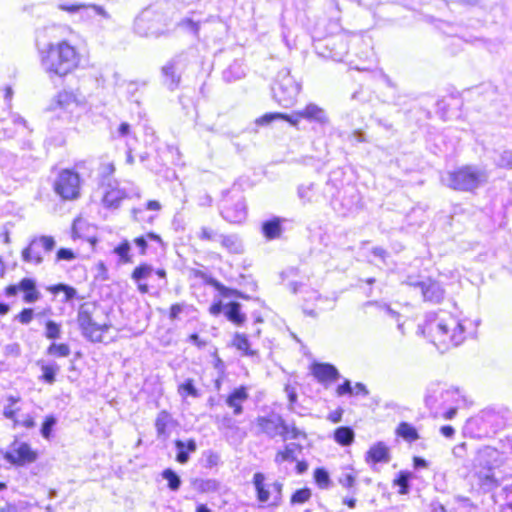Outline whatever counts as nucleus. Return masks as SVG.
Masks as SVG:
<instances>
[{
  "label": "nucleus",
  "mask_w": 512,
  "mask_h": 512,
  "mask_svg": "<svg viewBox=\"0 0 512 512\" xmlns=\"http://www.w3.org/2000/svg\"><path fill=\"white\" fill-rule=\"evenodd\" d=\"M41 63L50 75L63 77L77 67L78 57L75 48L63 41L57 45L49 44L48 49L42 52Z\"/></svg>",
  "instance_id": "nucleus-1"
},
{
  "label": "nucleus",
  "mask_w": 512,
  "mask_h": 512,
  "mask_svg": "<svg viewBox=\"0 0 512 512\" xmlns=\"http://www.w3.org/2000/svg\"><path fill=\"white\" fill-rule=\"evenodd\" d=\"M443 182L453 190L473 191L488 181L487 172L474 165H466L448 172Z\"/></svg>",
  "instance_id": "nucleus-2"
},
{
  "label": "nucleus",
  "mask_w": 512,
  "mask_h": 512,
  "mask_svg": "<svg viewBox=\"0 0 512 512\" xmlns=\"http://www.w3.org/2000/svg\"><path fill=\"white\" fill-rule=\"evenodd\" d=\"M95 311V303L81 304L77 313V323L84 338L90 342L99 343L103 341V333L108 332L112 324L110 322L97 323L92 317Z\"/></svg>",
  "instance_id": "nucleus-3"
},
{
  "label": "nucleus",
  "mask_w": 512,
  "mask_h": 512,
  "mask_svg": "<svg viewBox=\"0 0 512 512\" xmlns=\"http://www.w3.org/2000/svg\"><path fill=\"white\" fill-rule=\"evenodd\" d=\"M300 84L291 76L287 68L281 69L272 86L273 98L279 105L291 107L300 92Z\"/></svg>",
  "instance_id": "nucleus-4"
},
{
  "label": "nucleus",
  "mask_w": 512,
  "mask_h": 512,
  "mask_svg": "<svg viewBox=\"0 0 512 512\" xmlns=\"http://www.w3.org/2000/svg\"><path fill=\"white\" fill-rule=\"evenodd\" d=\"M55 247L56 241L52 236L41 235L33 237L22 250L21 258L26 263L40 265L44 260L42 253H50Z\"/></svg>",
  "instance_id": "nucleus-5"
},
{
  "label": "nucleus",
  "mask_w": 512,
  "mask_h": 512,
  "mask_svg": "<svg viewBox=\"0 0 512 512\" xmlns=\"http://www.w3.org/2000/svg\"><path fill=\"white\" fill-rule=\"evenodd\" d=\"M53 188L61 199L75 200L80 196L79 175L70 169H64L58 174Z\"/></svg>",
  "instance_id": "nucleus-6"
},
{
  "label": "nucleus",
  "mask_w": 512,
  "mask_h": 512,
  "mask_svg": "<svg viewBox=\"0 0 512 512\" xmlns=\"http://www.w3.org/2000/svg\"><path fill=\"white\" fill-rule=\"evenodd\" d=\"M3 458L13 466H25L31 464L37 459V452L26 442L15 440L7 450Z\"/></svg>",
  "instance_id": "nucleus-7"
},
{
  "label": "nucleus",
  "mask_w": 512,
  "mask_h": 512,
  "mask_svg": "<svg viewBox=\"0 0 512 512\" xmlns=\"http://www.w3.org/2000/svg\"><path fill=\"white\" fill-rule=\"evenodd\" d=\"M257 426L260 428L261 432L266 434L269 438L281 436L283 440L288 439L289 425L286 424L284 419L278 414L258 417Z\"/></svg>",
  "instance_id": "nucleus-8"
},
{
  "label": "nucleus",
  "mask_w": 512,
  "mask_h": 512,
  "mask_svg": "<svg viewBox=\"0 0 512 512\" xmlns=\"http://www.w3.org/2000/svg\"><path fill=\"white\" fill-rule=\"evenodd\" d=\"M19 292L23 293V301L27 304L35 303L41 298L36 280L30 277H24L19 283L8 285L5 288V295L7 297L16 296Z\"/></svg>",
  "instance_id": "nucleus-9"
},
{
  "label": "nucleus",
  "mask_w": 512,
  "mask_h": 512,
  "mask_svg": "<svg viewBox=\"0 0 512 512\" xmlns=\"http://www.w3.org/2000/svg\"><path fill=\"white\" fill-rule=\"evenodd\" d=\"M248 399V388L241 385L226 395V408L231 409L233 416H240L243 414V403L247 402Z\"/></svg>",
  "instance_id": "nucleus-10"
},
{
  "label": "nucleus",
  "mask_w": 512,
  "mask_h": 512,
  "mask_svg": "<svg viewBox=\"0 0 512 512\" xmlns=\"http://www.w3.org/2000/svg\"><path fill=\"white\" fill-rule=\"evenodd\" d=\"M177 425L178 422L173 418L171 413L167 410H161L155 419L157 438L166 441L171 435V430Z\"/></svg>",
  "instance_id": "nucleus-11"
},
{
  "label": "nucleus",
  "mask_w": 512,
  "mask_h": 512,
  "mask_svg": "<svg viewBox=\"0 0 512 512\" xmlns=\"http://www.w3.org/2000/svg\"><path fill=\"white\" fill-rule=\"evenodd\" d=\"M296 116L310 122H316L322 126L329 124V117L326 111L315 103H309L303 109L297 110Z\"/></svg>",
  "instance_id": "nucleus-12"
},
{
  "label": "nucleus",
  "mask_w": 512,
  "mask_h": 512,
  "mask_svg": "<svg viewBox=\"0 0 512 512\" xmlns=\"http://www.w3.org/2000/svg\"><path fill=\"white\" fill-rule=\"evenodd\" d=\"M134 31L140 36L143 37H160L162 35H166L167 32L164 31H156L152 29L150 25V17L148 11H142L134 20Z\"/></svg>",
  "instance_id": "nucleus-13"
},
{
  "label": "nucleus",
  "mask_w": 512,
  "mask_h": 512,
  "mask_svg": "<svg viewBox=\"0 0 512 512\" xmlns=\"http://www.w3.org/2000/svg\"><path fill=\"white\" fill-rule=\"evenodd\" d=\"M312 374L321 383L334 382L340 378L337 368L330 363H314L311 366Z\"/></svg>",
  "instance_id": "nucleus-14"
},
{
  "label": "nucleus",
  "mask_w": 512,
  "mask_h": 512,
  "mask_svg": "<svg viewBox=\"0 0 512 512\" xmlns=\"http://www.w3.org/2000/svg\"><path fill=\"white\" fill-rule=\"evenodd\" d=\"M420 292L425 301L432 303H440L444 298V289L441 284L429 278L421 284Z\"/></svg>",
  "instance_id": "nucleus-15"
},
{
  "label": "nucleus",
  "mask_w": 512,
  "mask_h": 512,
  "mask_svg": "<svg viewBox=\"0 0 512 512\" xmlns=\"http://www.w3.org/2000/svg\"><path fill=\"white\" fill-rule=\"evenodd\" d=\"M181 56L182 54L175 56L162 68L165 83L171 91L178 88L180 83V75L176 73V65L179 63Z\"/></svg>",
  "instance_id": "nucleus-16"
},
{
  "label": "nucleus",
  "mask_w": 512,
  "mask_h": 512,
  "mask_svg": "<svg viewBox=\"0 0 512 512\" xmlns=\"http://www.w3.org/2000/svg\"><path fill=\"white\" fill-rule=\"evenodd\" d=\"M366 461L373 467L377 463H388L390 461L388 447L383 442L373 445L366 453Z\"/></svg>",
  "instance_id": "nucleus-17"
},
{
  "label": "nucleus",
  "mask_w": 512,
  "mask_h": 512,
  "mask_svg": "<svg viewBox=\"0 0 512 512\" xmlns=\"http://www.w3.org/2000/svg\"><path fill=\"white\" fill-rule=\"evenodd\" d=\"M175 448L177 450L176 461L180 464H186L190 459V453L197 450V444L194 439H188L187 441L177 439L175 440Z\"/></svg>",
  "instance_id": "nucleus-18"
},
{
  "label": "nucleus",
  "mask_w": 512,
  "mask_h": 512,
  "mask_svg": "<svg viewBox=\"0 0 512 512\" xmlns=\"http://www.w3.org/2000/svg\"><path fill=\"white\" fill-rule=\"evenodd\" d=\"M127 198V193L123 189L110 188L107 190L102 198V203L105 208L118 209L121 202Z\"/></svg>",
  "instance_id": "nucleus-19"
},
{
  "label": "nucleus",
  "mask_w": 512,
  "mask_h": 512,
  "mask_svg": "<svg viewBox=\"0 0 512 512\" xmlns=\"http://www.w3.org/2000/svg\"><path fill=\"white\" fill-rule=\"evenodd\" d=\"M478 484L484 492H490L499 486V481L492 468L482 469L476 472Z\"/></svg>",
  "instance_id": "nucleus-20"
},
{
  "label": "nucleus",
  "mask_w": 512,
  "mask_h": 512,
  "mask_svg": "<svg viewBox=\"0 0 512 512\" xmlns=\"http://www.w3.org/2000/svg\"><path fill=\"white\" fill-rule=\"evenodd\" d=\"M59 9L63 11H67L69 13H78L80 11H88L93 10L95 14L101 15L102 17L108 19L110 15L106 12V10L102 6H98L95 4H83V3H75V4H60Z\"/></svg>",
  "instance_id": "nucleus-21"
},
{
  "label": "nucleus",
  "mask_w": 512,
  "mask_h": 512,
  "mask_svg": "<svg viewBox=\"0 0 512 512\" xmlns=\"http://www.w3.org/2000/svg\"><path fill=\"white\" fill-rule=\"evenodd\" d=\"M303 449L302 445L292 442L285 445L284 450H280L276 453L274 462L281 464L285 461L295 462L297 461L296 452H301Z\"/></svg>",
  "instance_id": "nucleus-22"
},
{
  "label": "nucleus",
  "mask_w": 512,
  "mask_h": 512,
  "mask_svg": "<svg viewBox=\"0 0 512 512\" xmlns=\"http://www.w3.org/2000/svg\"><path fill=\"white\" fill-rule=\"evenodd\" d=\"M283 219L279 217H273L272 219L266 220L262 223V233L268 240L279 238L282 234Z\"/></svg>",
  "instance_id": "nucleus-23"
},
{
  "label": "nucleus",
  "mask_w": 512,
  "mask_h": 512,
  "mask_svg": "<svg viewBox=\"0 0 512 512\" xmlns=\"http://www.w3.org/2000/svg\"><path fill=\"white\" fill-rule=\"evenodd\" d=\"M253 484L256 490L257 500L261 503H266L271 495V487L265 484V475L261 472H257L253 476Z\"/></svg>",
  "instance_id": "nucleus-24"
},
{
  "label": "nucleus",
  "mask_w": 512,
  "mask_h": 512,
  "mask_svg": "<svg viewBox=\"0 0 512 512\" xmlns=\"http://www.w3.org/2000/svg\"><path fill=\"white\" fill-rule=\"evenodd\" d=\"M37 365L40 366L42 371V375L39 379L47 384H53L56 381V375L60 369L59 365L55 362L47 364L42 360H39Z\"/></svg>",
  "instance_id": "nucleus-25"
},
{
  "label": "nucleus",
  "mask_w": 512,
  "mask_h": 512,
  "mask_svg": "<svg viewBox=\"0 0 512 512\" xmlns=\"http://www.w3.org/2000/svg\"><path fill=\"white\" fill-rule=\"evenodd\" d=\"M226 319L236 325H242L245 322L246 316L241 312L240 303L235 301L226 303Z\"/></svg>",
  "instance_id": "nucleus-26"
},
{
  "label": "nucleus",
  "mask_w": 512,
  "mask_h": 512,
  "mask_svg": "<svg viewBox=\"0 0 512 512\" xmlns=\"http://www.w3.org/2000/svg\"><path fill=\"white\" fill-rule=\"evenodd\" d=\"M191 485L200 493H210L216 491L220 484L213 479L194 478L191 480Z\"/></svg>",
  "instance_id": "nucleus-27"
},
{
  "label": "nucleus",
  "mask_w": 512,
  "mask_h": 512,
  "mask_svg": "<svg viewBox=\"0 0 512 512\" xmlns=\"http://www.w3.org/2000/svg\"><path fill=\"white\" fill-rule=\"evenodd\" d=\"M232 346L241 351L245 356H254L257 354L255 350L250 348V342L245 334L236 333L232 340Z\"/></svg>",
  "instance_id": "nucleus-28"
},
{
  "label": "nucleus",
  "mask_w": 512,
  "mask_h": 512,
  "mask_svg": "<svg viewBox=\"0 0 512 512\" xmlns=\"http://www.w3.org/2000/svg\"><path fill=\"white\" fill-rule=\"evenodd\" d=\"M334 439L338 444L348 446L354 441V431L349 426H340L334 431Z\"/></svg>",
  "instance_id": "nucleus-29"
},
{
  "label": "nucleus",
  "mask_w": 512,
  "mask_h": 512,
  "mask_svg": "<svg viewBox=\"0 0 512 512\" xmlns=\"http://www.w3.org/2000/svg\"><path fill=\"white\" fill-rule=\"evenodd\" d=\"M396 432L400 437L409 442H414L420 438L416 428L408 422H401Z\"/></svg>",
  "instance_id": "nucleus-30"
},
{
  "label": "nucleus",
  "mask_w": 512,
  "mask_h": 512,
  "mask_svg": "<svg viewBox=\"0 0 512 512\" xmlns=\"http://www.w3.org/2000/svg\"><path fill=\"white\" fill-rule=\"evenodd\" d=\"M412 473L408 471H400L397 477L394 479V485L399 486V493L406 495L410 491V480Z\"/></svg>",
  "instance_id": "nucleus-31"
},
{
  "label": "nucleus",
  "mask_w": 512,
  "mask_h": 512,
  "mask_svg": "<svg viewBox=\"0 0 512 512\" xmlns=\"http://www.w3.org/2000/svg\"><path fill=\"white\" fill-rule=\"evenodd\" d=\"M49 291L54 294L63 292L64 293V302H70L72 299L77 297V290L74 287H72L68 284H65V283H59V284L53 285L49 288Z\"/></svg>",
  "instance_id": "nucleus-32"
},
{
  "label": "nucleus",
  "mask_w": 512,
  "mask_h": 512,
  "mask_svg": "<svg viewBox=\"0 0 512 512\" xmlns=\"http://www.w3.org/2000/svg\"><path fill=\"white\" fill-rule=\"evenodd\" d=\"M162 477L168 482V488L171 491L179 490L181 486V478L180 476L171 468H166L162 472Z\"/></svg>",
  "instance_id": "nucleus-33"
},
{
  "label": "nucleus",
  "mask_w": 512,
  "mask_h": 512,
  "mask_svg": "<svg viewBox=\"0 0 512 512\" xmlns=\"http://www.w3.org/2000/svg\"><path fill=\"white\" fill-rule=\"evenodd\" d=\"M153 271L154 269L150 264L142 263L133 270L131 278L135 282H141L151 276Z\"/></svg>",
  "instance_id": "nucleus-34"
},
{
  "label": "nucleus",
  "mask_w": 512,
  "mask_h": 512,
  "mask_svg": "<svg viewBox=\"0 0 512 512\" xmlns=\"http://www.w3.org/2000/svg\"><path fill=\"white\" fill-rule=\"evenodd\" d=\"M195 275L201 278L205 284L214 287L218 291L219 296L224 297V285L220 281L204 271H196Z\"/></svg>",
  "instance_id": "nucleus-35"
},
{
  "label": "nucleus",
  "mask_w": 512,
  "mask_h": 512,
  "mask_svg": "<svg viewBox=\"0 0 512 512\" xmlns=\"http://www.w3.org/2000/svg\"><path fill=\"white\" fill-rule=\"evenodd\" d=\"M178 393L183 396H191L198 398L200 396L198 389L194 385V381L190 378L186 379L178 386Z\"/></svg>",
  "instance_id": "nucleus-36"
},
{
  "label": "nucleus",
  "mask_w": 512,
  "mask_h": 512,
  "mask_svg": "<svg viewBox=\"0 0 512 512\" xmlns=\"http://www.w3.org/2000/svg\"><path fill=\"white\" fill-rule=\"evenodd\" d=\"M131 245L128 240H123L118 246L114 248V253L120 257L121 262L131 263L132 258L130 256Z\"/></svg>",
  "instance_id": "nucleus-37"
},
{
  "label": "nucleus",
  "mask_w": 512,
  "mask_h": 512,
  "mask_svg": "<svg viewBox=\"0 0 512 512\" xmlns=\"http://www.w3.org/2000/svg\"><path fill=\"white\" fill-rule=\"evenodd\" d=\"M368 307H376L378 310L385 311L391 318L398 320L400 314L393 310L388 304L381 303L378 301H367L363 304V308L366 311Z\"/></svg>",
  "instance_id": "nucleus-38"
},
{
  "label": "nucleus",
  "mask_w": 512,
  "mask_h": 512,
  "mask_svg": "<svg viewBox=\"0 0 512 512\" xmlns=\"http://www.w3.org/2000/svg\"><path fill=\"white\" fill-rule=\"evenodd\" d=\"M45 337L56 340L61 337V325L54 320H47L45 323Z\"/></svg>",
  "instance_id": "nucleus-39"
},
{
  "label": "nucleus",
  "mask_w": 512,
  "mask_h": 512,
  "mask_svg": "<svg viewBox=\"0 0 512 512\" xmlns=\"http://www.w3.org/2000/svg\"><path fill=\"white\" fill-rule=\"evenodd\" d=\"M47 354L57 357H67L70 355V347L69 345L65 343L57 344L53 342L48 348H47Z\"/></svg>",
  "instance_id": "nucleus-40"
},
{
  "label": "nucleus",
  "mask_w": 512,
  "mask_h": 512,
  "mask_svg": "<svg viewBox=\"0 0 512 512\" xmlns=\"http://www.w3.org/2000/svg\"><path fill=\"white\" fill-rule=\"evenodd\" d=\"M74 102H76V96L73 92L62 91L57 95V104L61 108L66 109Z\"/></svg>",
  "instance_id": "nucleus-41"
},
{
  "label": "nucleus",
  "mask_w": 512,
  "mask_h": 512,
  "mask_svg": "<svg viewBox=\"0 0 512 512\" xmlns=\"http://www.w3.org/2000/svg\"><path fill=\"white\" fill-rule=\"evenodd\" d=\"M56 423L57 419L53 415H49L45 418L40 429V433L45 439L50 438Z\"/></svg>",
  "instance_id": "nucleus-42"
},
{
  "label": "nucleus",
  "mask_w": 512,
  "mask_h": 512,
  "mask_svg": "<svg viewBox=\"0 0 512 512\" xmlns=\"http://www.w3.org/2000/svg\"><path fill=\"white\" fill-rule=\"evenodd\" d=\"M314 479L321 488H327L330 484V476L325 468L315 469Z\"/></svg>",
  "instance_id": "nucleus-43"
},
{
  "label": "nucleus",
  "mask_w": 512,
  "mask_h": 512,
  "mask_svg": "<svg viewBox=\"0 0 512 512\" xmlns=\"http://www.w3.org/2000/svg\"><path fill=\"white\" fill-rule=\"evenodd\" d=\"M311 497V490L309 488H301L296 490L291 496L292 504H303Z\"/></svg>",
  "instance_id": "nucleus-44"
},
{
  "label": "nucleus",
  "mask_w": 512,
  "mask_h": 512,
  "mask_svg": "<svg viewBox=\"0 0 512 512\" xmlns=\"http://www.w3.org/2000/svg\"><path fill=\"white\" fill-rule=\"evenodd\" d=\"M199 24V21H195L192 18H184L178 23V26L183 29H186L187 31L191 32L194 36L198 37Z\"/></svg>",
  "instance_id": "nucleus-45"
},
{
  "label": "nucleus",
  "mask_w": 512,
  "mask_h": 512,
  "mask_svg": "<svg viewBox=\"0 0 512 512\" xmlns=\"http://www.w3.org/2000/svg\"><path fill=\"white\" fill-rule=\"evenodd\" d=\"M451 324L453 326L451 341L454 343V345H459L463 341L462 334L464 333V327L454 319H451Z\"/></svg>",
  "instance_id": "nucleus-46"
},
{
  "label": "nucleus",
  "mask_w": 512,
  "mask_h": 512,
  "mask_svg": "<svg viewBox=\"0 0 512 512\" xmlns=\"http://www.w3.org/2000/svg\"><path fill=\"white\" fill-rule=\"evenodd\" d=\"M131 214H132L133 220L136 222H146V223L152 224L156 218L155 215L146 216L144 209H141V208H133L131 210Z\"/></svg>",
  "instance_id": "nucleus-47"
},
{
  "label": "nucleus",
  "mask_w": 512,
  "mask_h": 512,
  "mask_svg": "<svg viewBox=\"0 0 512 512\" xmlns=\"http://www.w3.org/2000/svg\"><path fill=\"white\" fill-rule=\"evenodd\" d=\"M200 238L202 240L219 241L221 244L224 245V238H223V236L217 234L214 230H212L210 228L203 227L201 229Z\"/></svg>",
  "instance_id": "nucleus-48"
},
{
  "label": "nucleus",
  "mask_w": 512,
  "mask_h": 512,
  "mask_svg": "<svg viewBox=\"0 0 512 512\" xmlns=\"http://www.w3.org/2000/svg\"><path fill=\"white\" fill-rule=\"evenodd\" d=\"M313 184H309L307 186L301 185L298 188V196L303 201V203H311L313 201Z\"/></svg>",
  "instance_id": "nucleus-49"
},
{
  "label": "nucleus",
  "mask_w": 512,
  "mask_h": 512,
  "mask_svg": "<svg viewBox=\"0 0 512 512\" xmlns=\"http://www.w3.org/2000/svg\"><path fill=\"white\" fill-rule=\"evenodd\" d=\"M280 117H283V113H279V112L266 113L263 116L256 119L255 123L257 125L266 126V125L271 124L273 121L280 119Z\"/></svg>",
  "instance_id": "nucleus-50"
},
{
  "label": "nucleus",
  "mask_w": 512,
  "mask_h": 512,
  "mask_svg": "<svg viewBox=\"0 0 512 512\" xmlns=\"http://www.w3.org/2000/svg\"><path fill=\"white\" fill-rule=\"evenodd\" d=\"M34 317V310L32 308H24L14 317V320L19 321L23 325L29 324Z\"/></svg>",
  "instance_id": "nucleus-51"
},
{
  "label": "nucleus",
  "mask_w": 512,
  "mask_h": 512,
  "mask_svg": "<svg viewBox=\"0 0 512 512\" xmlns=\"http://www.w3.org/2000/svg\"><path fill=\"white\" fill-rule=\"evenodd\" d=\"M497 166L501 168H512V152L509 150L503 151L496 160Z\"/></svg>",
  "instance_id": "nucleus-52"
},
{
  "label": "nucleus",
  "mask_w": 512,
  "mask_h": 512,
  "mask_svg": "<svg viewBox=\"0 0 512 512\" xmlns=\"http://www.w3.org/2000/svg\"><path fill=\"white\" fill-rule=\"evenodd\" d=\"M76 259L75 252L70 248H60L56 252V262L59 261H72Z\"/></svg>",
  "instance_id": "nucleus-53"
},
{
  "label": "nucleus",
  "mask_w": 512,
  "mask_h": 512,
  "mask_svg": "<svg viewBox=\"0 0 512 512\" xmlns=\"http://www.w3.org/2000/svg\"><path fill=\"white\" fill-rule=\"evenodd\" d=\"M235 216L231 218V222L240 223L246 218V206L243 202H239L235 206Z\"/></svg>",
  "instance_id": "nucleus-54"
},
{
  "label": "nucleus",
  "mask_w": 512,
  "mask_h": 512,
  "mask_svg": "<svg viewBox=\"0 0 512 512\" xmlns=\"http://www.w3.org/2000/svg\"><path fill=\"white\" fill-rule=\"evenodd\" d=\"M271 488V494L274 495V501L272 505H278L282 498L283 484L279 481H275L274 483L271 484Z\"/></svg>",
  "instance_id": "nucleus-55"
},
{
  "label": "nucleus",
  "mask_w": 512,
  "mask_h": 512,
  "mask_svg": "<svg viewBox=\"0 0 512 512\" xmlns=\"http://www.w3.org/2000/svg\"><path fill=\"white\" fill-rule=\"evenodd\" d=\"M336 392L338 396H343L345 394H353L351 381L348 379L344 380V382L337 387Z\"/></svg>",
  "instance_id": "nucleus-56"
},
{
  "label": "nucleus",
  "mask_w": 512,
  "mask_h": 512,
  "mask_svg": "<svg viewBox=\"0 0 512 512\" xmlns=\"http://www.w3.org/2000/svg\"><path fill=\"white\" fill-rule=\"evenodd\" d=\"M355 476H353L352 474H349V473H346V474H343L340 478H339V483L344 486V487H348V488H351L354 486L355 484Z\"/></svg>",
  "instance_id": "nucleus-57"
},
{
  "label": "nucleus",
  "mask_w": 512,
  "mask_h": 512,
  "mask_svg": "<svg viewBox=\"0 0 512 512\" xmlns=\"http://www.w3.org/2000/svg\"><path fill=\"white\" fill-rule=\"evenodd\" d=\"M184 307H185V304L183 303H176V304H173L171 307H170V313H169V318L171 320H176L179 316V314L181 312H183L184 310Z\"/></svg>",
  "instance_id": "nucleus-58"
},
{
  "label": "nucleus",
  "mask_w": 512,
  "mask_h": 512,
  "mask_svg": "<svg viewBox=\"0 0 512 512\" xmlns=\"http://www.w3.org/2000/svg\"><path fill=\"white\" fill-rule=\"evenodd\" d=\"M452 328L451 322L445 323L441 321L435 324V331L441 335H447Z\"/></svg>",
  "instance_id": "nucleus-59"
},
{
  "label": "nucleus",
  "mask_w": 512,
  "mask_h": 512,
  "mask_svg": "<svg viewBox=\"0 0 512 512\" xmlns=\"http://www.w3.org/2000/svg\"><path fill=\"white\" fill-rule=\"evenodd\" d=\"M135 245L140 249V254L145 255L148 247V242L145 236H139L134 239Z\"/></svg>",
  "instance_id": "nucleus-60"
},
{
  "label": "nucleus",
  "mask_w": 512,
  "mask_h": 512,
  "mask_svg": "<svg viewBox=\"0 0 512 512\" xmlns=\"http://www.w3.org/2000/svg\"><path fill=\"white\" fill-rule=\"evenodd\" d=\"M224 310V303L222 299L215 301L210 307L209 312L212 315H219Z\"/></svg>",
  "instance_id": "nucleus-61"
},
{
  "label": "nucleus",
  "mask_w": 512,
  "mask_h": 512,
  "mask_svg": "<svg viewBox=\"0 0 512 512\" xmlns=\"http://www.w3.org/2000/svg\"><path fill=\"white\" fill-rule=\"evenodd\" d=\"M349 139L351 141H355L357 143H363L366 142V136L365 133L362 130H355L351 133L349 136Z\"/></svg>",
  "instance_id": "nucleus-62"
},
{
  "label": "nucleus",
  "mask_w": 512,
  "mask_h": 512,
  "mask_svg": "<svg viewBox=\"0 0 512 512\" xmlns=\"http://www.w3.org/2000/svg\"><path fill=\"white\" fill-rule=\"evenodd\" d=\"M226 248H231L233 252L240 253L242 251V245L239 242L232 240V237L226 236Z\"/></svg>",
  "instance_id": "nucleus-63"
},
{
  "label": "nucleus",
  "mask_w": 512,
  "mask_h": 512,
  "mask_svg": "<svg viewBox=\"0 0 512 512\" xmlns=\"http://www.w3.org/2000/svg\"><path fill=\"white\" fill-rule=\"evenodd\" d=\"M288 437L291 438V439H298L300 437L306 438L307 435H306L305 432L299 430L297 427H295V426L290 427L289 426Z\"/></svg>",
  "instance_id": "nucleus-64"
}]
</instances>
